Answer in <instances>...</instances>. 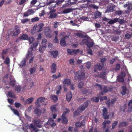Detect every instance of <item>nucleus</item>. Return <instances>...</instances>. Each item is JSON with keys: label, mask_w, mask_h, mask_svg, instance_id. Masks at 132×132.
<instances>
[{"label": "nucleus", "mask_w": 132, "mask_h": 132, "mask_svg": "<svg viewBox=\"0 0 132 132\" xmlns=\"http://www.w3.org/2000/svg\"><path fill=\"white\" fill-rule=\"evenodd\" d=\"M81 44H85L89 47H92L93 45V43L90 38L87 36H85L82 39Z\"/></svg>", "instance_id": "f257e3e1"}, {"label": "nucleus", "mask_w": 132, "mask_h": 132, "mask_svg": "<svg viewBox=\"0 0 132 132\" xmlns=\"http://www.w3.org/2000/svg\"><path fill=\"white\" fill-rule=\"evenodd\" d=\"M27 1V0H18L16 3L18 4L21 5L25 3Z\"/></svg>", "instance_id": "b1692460"}, {"label": "nucleus", "mask_w": 132, "mask_h": 132, "mask_svg": "<svg viewBox=\"0 0 132 132\" xmlns=\"http://www.w3.org/2000/svg\"><path fill=\"white\" fill-rule=\"evenodd\" d=\"M34 39L33 37H29V44H31L32 42H34Z\"/></svg>", "instance_id": "3c124183"}, {"label": "nucleus", "mask_w": 132, "mask_h": 132, "mask_svg": "<svg viewBox=\"0 0 132 132\" xmlns=\"http://www.w3.org/2000/svg\"><path fill=\"white\" fill-rule=\"evenodd\" d=\"M51 30L50 29L49 27H47L46 28L45 30V34L47 37H50L51 36L50 34Z\"/></svg>", "instance_id": "2eb2a0df"}, {"label": "nucleus", "mask_w": 132, "mask_h": 132, "mask_svg": "<svg viewBox=\"0 0 132 132\" xmlns=\"http://www.w3.org/2000/svg\"><path fill=\"white\" fill-rule=\"evenodd\" d=\"M39 20L38 17H36L34 18H32L31 19V21L32 22H35L38 21Z\"/></svg>", "instance_id": "4d7b16f0"}, {"label": "nucleus", "mask_w": 132, "mask_h": 132, "mask_svg": "<svg viewBox=\"0 0 132 132\" xmlns=\"http://www.w3.org/2000/svg\"><path fill=\"white\" fill-rule=\"evenodd\" d=\"M79 50H73L70 49H68L67 52L70 55H73L76 54L79 52Z\"/></svg>", "instance_id": "4468645a"}, {"label": "nucleus", "mask_w": 132, "mask_h": 132, "mask_svg": "<svg viewBox=\"0 0 132 132\" xmlns=\"http://www.w3.org/2000/svg\"><path fill=\"white\" fill-rule=\"evenodd\" d=\"M122 90L121 92V93L122 95H125L126 93L127 90L126 87L124 86H123L122 87Z\"/></svg>", "instance_id": "f704fd0d"}, {"label": "nucleus", "mask_w": 132, "mask_h": 132, "mask_svg": "<svg viewBox=\"0 0 132 132\" xmlns=\"http://www.w3.org/2000/svg\"><path fill=\"white\" fill-rule=\"evenodd\" d=\"M125 76V73L123 71H122L121 75H119L117 77V79L120 82H123L124 80V77Z\"/></svg>", "instance_id": "f8f14e48"}, {"label": "nucleus", "mask_w": 132, "mask_h": 132, "mask_svg": "<svg viewBox=\"0 0 132 132\" xmlns=\"http://www.w3.org/2000/svg\"><path fill=\"white\" fill-rule=\"evenodd\" d=\"M91 63L90 62H88L86 63V67L88 69H89L90 68Z\"/></svg>", "instance_id": "69168bd1"}, {"label": "nucleus", "mask_w": 132, "mask_h": 132, "mask_svg": "<svg viewBox=\"0 0 132 132\" xmlns=\"http://www.w3.org/2000/svg\"><path fill=\"white\" fill-rule=\"evenodd\" d=\"M8 95L10 97H11L15 98V97L14 93L11 91L9 92Z\"/></svg>", "instance_id": "c03bdc74"}, {"label": "nucleus", "mask_w": 132, "mask_h": 132, "mask_svg": "<svg viewBox=\"0 0 132 132\" xmlns=\"http://www.w3.org/2000/svg\"><path fill=\"white\" fill-rule=\"evenodd\" d=\"M108 88L109 89L106 87L104 86V87L103 92L105 93L107 92L111 91L112 89L111 88Z\"/></svg>", "instance_id": "c85d7f7f"}, {"label": "nucleus", "mask_w": 132, "mask_h": 132, "mask_svg": "<svg viewBox=\"0 0 132 132\" xmlns=\"http://www.w3.org/2000/svg\"><path fill=\"white\" fill-rule=\"evenodd\" d=\"M70 63L72 65H74L75 63V61L73 59H71L69 60Z\"/></svg>", "instance_id": "864d4df0"}, {"label": "nucleus", "mask_w": 132, "mask_h": 132, "mask_svg": "<svg viewBox=\"0 0 132 132\" xmlns=\"http://www.w3.org/2000/svg\"><path fill=\"white\" fill-rule=\"evenodd\" d=\"M106 73L104 72L101 73L100 75V77L102 79H105L106 78Z\"/></svg>", "instance_id": "473e14b6"}, {"label": "nucleus", "mask_w": 132, "mask_h": 132, "mask_svg": "<svg viewBox=\"0 0 132 132\" xmlns=\"http://www.w3.org/2000/svg\"><path fill=\"white\" fill-rule=\"evenodd\" d=\"M35 12V9H29L23 14V16L25 17H27L29 15L33 14Z\"/></svg>", "instance_id": "9d476101"}, {"label": "nucleus", "mask_w": 132, "mask_h": 132, "mask_svg": "<svg viewBox=\"0 0 132 132\" xmlns=\"http://www.w3.org/2000/svg\"><path fill=\"white\" fill-rule=\"evenodd\" d=\"M51 98L55 102H56L58 99L57 96L55 95H52L51 96Z\"/></svg>", "instance_id": "49530a36"}, {"label": "nucleus", "mask_w": 132, "mask_h": 132, "mask_svg": "<svg viewBox=\"0 0 132 132\" xmlns=\"http://www.w3.org/2000/svg\"><path fill=\"white\" fill-rule=\"evenodd\" d=\"M34 113L38 115H39L41 114V111L39 109L36 108L34 111Z\"/></svg>", "instance_id": "c756f323"}, {"label": "nucleus", "mask_w": 132, "mask_h": 132, "mask_svg": "<svg viewBox=\"0 0 132 132\" xmlns=\"http://www.w3.org/2000/svg\"><path fill=\"white\" fill-rule=\"evenodd\" d=\"M24 76L26 79H25V82H28L29 83H30V82L29 81L30 80V78H29L28 79H27L28 76L25 73L24 74Z\"/></svg>", "instance_id": "a18cd8bd"}, {"label": "nucleus", "mask_w": 132, "mask_h": 132, "mask_svg": "<svg viewBox=\"0 0 132 132\" xmlns=\"http://www.w3.org/2000/svg\"><path fill=\"white\" fill-rule=\"evenodd\" d=\"M34 52H29L28 51V53L27 55V57L28 59L29 60V63H32L33 60L34 56L33 54Z\"/></svg>", "instance_id": "6e6552de"}, {"label": "nucleus", "mask_w": 132, "mask_h": 132, "mask_svg": "<svg viewBox=\"0 0 132 132\" xmlns=\"http://www.w3.org/2000/svg\"><path fill=\"white\" fill-rule=\"evenodd\" d=\"M36 70V68L35 67L31 68L29 70V71L31 74L33 73Z\"/></svg>", "instance_id": "a19ab883"}, {"label": "nucleus", "mask_w": 132, "mask_h": 132, "mask_svg": "<svg viewBox=\"0 0 132 132\" xmlns=\"http://www.w3.org/2000/svg\"><path fill=\"white\" fill-rule=\"evenodd\" d=\"M45 100L44 97H40L38 98L37 101L36 103H39L44 101Z\"/></svg>", "instance_id": "bb28decb"}, {"label": "nucleus", "mask_w": 132, "mask_h": 132, "mask_svg": "<svg viewBox=\"0 0 132 132\" xmlns=\"http://www.w3.org/2000/svg\"><path fill=\"white\" fill-rule=\"evenodd\" d=\"M15 82V80L13 78H12L10 79V84L12 85H14Z\"/></svg>", "instance_id": "de8ad7c7"}, {"label": "nucleus", "mask_w": 132, "mask_h": 132, "mask_svg": "<svg viewBox=\"0 0 132 132\" xmlns=\"http://www.w3.org/2000/svg\"><path fill=\"white\" fill-rule=\"evenodd\" d=\"M39 43V42L38 41L33 43L31 46V48L28 49V51L29 52H35L36 50V47Z\"/></svg>", "instance_id": "39448f33"}, {"label": "nucleus", "mask_w": 132, "mask_h": 132, "mask_svg": "<svg viewBox=\"0 0 132 132\" xmlns=\"http://www.w3.org/2000/svg\"><path fill=\"white\" fill-rule=\"evenodd\" d=\"M127 125V122H122L119 123V126L120 127H125Z\"/></svg>", "instance_id": "ea45409f"}, {"label": "nucleus", "mask_w": 132, "mask_h": 132, "mask_svg": "<svg viewBox=\"0 0 132 132\" xmlns=\"http://www.w3.org/2000/svg\"><path fill=\"white\" fill-rule=\"evenodd\" d=\"M88 101H87L84 103L81 106L80 108L75 111L74 113V114L75 116L78 115L79 113L85 109L86 108H87L88 105Z\"/></svg>", "instance_id": "f03ea898"}, {"label": "nucleus", "mask_w": 132, "mask_h": 132, "mask_svg": "<svg viewBox=\"0 0 132 132\" xmlns=\"http://www.w3.org/2000/svg\"><path fill=\"white\" fill-rule=\"evenodd\" d=\"M71 81L69 79H66L63 82V84L64 85H68L70 84Z\"/></svg>", "instance_id": "5701e85b"}, {"label": "nucleus", "mask_w": 132, "mask_h": 132, "mask_svg": "<svg viewBox=\"0 0 132 132\" xmlns=\"http://www.w3.org/2000/svg\"><path fill=\"white\" fill-rule=\"evenodd\" d=\"M118 19H115L113 20H110L109 19L107 20V21L110 24H112L118 21Z\"/></svg>", "instance_id": "393cba45"}, {"label": "nucleus", "mask_w": 132, "mask_h": 132, "mask_svg": "<svg viewBox=\"0 0 132 132\" xmlns=\"http://www.w3.org/2000/svg\"><path fill=\"white\" fill-rule=\"evenodd\" d=\"M103 115L104 118L105 119H107L109 118L112 117L113 115V113H111V115L110 114L108 115H107V111L106 109L104 108L103 110Z\"/></svg>", "instance_id": "423d86ee"}, {"label": "nucleus", "mask_w": 132, "mask_h": 132, "mask_svg": "<svg viewBox=\"0 0 132 132\" xmlns=\"http://www.w3.org/2000/svg\"><path fill=\"white\" fill-rule=\"evenodd\" d=\"M20 30L19 29H15V32L13 33V35L14 36H16L20 33Z\"/></svg>", "instance_id": "79ce46f5"}, {"label": "nucleus", "mask_w": 132, "mask_h": 132, "mask_svg": "<svg viewBox=\"0 0 132 132\" xmlns=\"http://www.w3.org/2000/svg\"><path fill=\"white\" fill-rule=\"evenodd\" d=\"M87 53L90 55H92L93 54L92 50L90 49H88L87 50Z\"/></svg>", "instance_id": "052dcab7"}, {"label": "nucleus", "mask_w": 132, "mask_h": 132, "mask_svg": "<svg viewBox=\"0 0 132 132\" xmlns=\"http://www.w3.org/2000/svg\"><path fill=\"white\" fill-rule=\"evenodd\" d=\"M91 100L93 101L98 102L99 101V98L97 97H94L92 98Z\"/></svg>", "instance_id": "5fc2aeb1"}, {"label": "nucleus", "mask_w": 132, "mask_h": 132, "mask_svg": "<svg viewBox=\"0 0 132 132\" xmlns=\"http://www.w3.org/2000/svg\"><path fill=\"white\" fill-rule=\"evenodd\" d=\"M50 53L54 57H56L57 55L58 52L57 51H50Z\"/></svg>", "instance_id": "7c9ffc66"}, {"label": "nucleus", "mask_w": 132, "mask_h": 132, "mask_svg": "<svg viewBox=\"0 0 132 132\" xmlns=\"http://www.w3.org/2000/svg\"><path fill=\"white\" fill-rule=\"evenodd\" d=\"M118 22L121 24H123L125 22V21L123 19H121L119 20L118 19Z\"/></svg>", "instance_id": "13d9d810"}, {"label": "nucleus", "mask_w": 132, "mask_h": 132, "mask_svg": "<svg viewBox=\"0 0 132 132\" xmlns=\"http://www.w3.org/2000/svg\"><path fill=\"white\" fill-rule=\"evenodd\" d=\"M52 122L51 123H50V124H51V125L53 127H54L56 125L55 123L54 122V120L52 119L51 118L47 122L48 123H49L50 122Z\"/></svg>", "instance_id": "a878e982"}, {"label": "nucleus", "mask_w": 132, "mask_h": 132, "mask_svg": "<svg viewBox=\"0 0 132 132\" xmlns=\"http://www.w3.org/2000/svg\"><path fill=\"white\" fill-rule=\"evenodd\" d=\"M111 122V121L109 120H105V121L103 123V127L105 128L106 126V124H108L110 123Z\"/></svg>", "instance_id": "58836bf2"}, {"label": "nucleus", "mask_w": 132, "mask_h": 132, "mask_svg": "<svg viewBox=\"0 0 132 132\" xmlns=\"http://www.w3.org/2000/svg\"><path fill=\"white\" fill-rule=\"evenodd\" d=\"M7 53V51L6 50H4L3 51V52L2 53V58L3 59H4V54H6Z\"/></svg>", "instance_id": "bf43d9fd"}, {"label": "nucleus", "mask_w": 132, "mask_h": 132, "mask_svg": "<svg viewBox=\"0 0 132 132\" xmlns=\"http://www.w3.org/2000/svg\"><path fill=\"white\" fill-rule=\"evenodd\" d=\"M21 89V87L20 86L18 85L15 86V90L18 93H19L20 92Z\"/></svg>", "instance_id": "37998d69"}, {"label": "nucleus", "mask_w": 132, "mask_h": 132, "mask_svg": "<svg viewBox=\"0 0 132 132\" xmlns=\"http://www.w3.org/2000/svg\"><path fill=\"white\" fill-rule=\"evenodd\" d=\"M73 10V9L71 8L66 9L62 12V13L63 14H67Z\"/></svg>", "instance_id": "a211bd4d"}, {"label": "nucleus", "mask_w": 132, "mask_h": 132, "mask_svg": "<svg viewBox=\"0 0 132 132\" xmlns=\"http://www.w3.org/2000/svg\"><path fill=\"white\" fill-rule=\"evenodd\" d=\"M11 110L12 111H13V112L14 113V114H15V115H16L18 116H19V113L17 110H15L13 108H12L11 107Z\"/></svg>", "instance_id": "c9c22d12"}, {"label": "nucleus", "mask_w": 132, "mask_h": 132, "mask_svg": "<svg viewBox=\"0 0 132 132\" xmlns=\"http://www.w3.org/2000/svg\"><path fill=\"white\" fill-rule=\"evenodd\" d=\"M101 13L97 11L96 12L95 14V18H97L101 16Z\"/></svg>", "instance_id": "09e8293b"}, {"label": "nucleus", "mask_w": 132, "mask_h": 132, "mask_svg": "<svg viewBox=\"0 0 132 132\" xmlns=\"http://www.w3.org/2000/svg\"><path fill=\"white\" fill-rule=\"evenodd\" d=\"M65 39V37H64L61 39L60 41V44L61 46H64L66 45Z\"/></svg>", "instance_id": "cd10ccee"}, {"label": "nucleus", "mask_w": 132, "mask_h": 132, "mask_svg": "<svg viewBox=\"0 0 132 132\" xmlns=\"http://www.w3.org/2000/svg\"><path fill=\"white\" fill-rule=\"evenodd\" d=\"M29 128H32L34 131L35 132H37L39 131V129L34 127L32 124H30L29 127Z\"/></svg>", "instance_id": "72a5a7b5"}, {"label": "nucleus", "mask_w": 132, "mask_h": 132, "mask_svg": "<svg viewBox=\"0 0 132 132\" xmlns=\"http://www.w3.org/2000/svg\"><path fill=\"white\" fill-rule=\"evenodd\" d=\"M72 97V95L70 92H69L67 94L66 96V98L67 101L69 102L71 100Z\"/></svg>", "instance_id": "412c9836"}, {"label": "nucleus", "mask_w": 132, "mask_h": 132, "mask_svg": "<svg viewBox=\"0 0 132 132\" xmlns=\"http://www.w3.org/2000/svg\"><path fill=\"white\" fill-rule=\"evenodd\" d=\"M51 110L52 112H55L56 111L55 106L53 105L52 106L51 108Z\"/></svg>", "instance_id": "8fccbe9b"}, {"label": "nucleus", "mask_w": 132, "mask_h": 132, "mask_svg": "<svg viewBox=\"0 0 132 132\" xmlns=\"http://www.w3.org/2000/svg\"><path fill=\"white\" fill-rule=\"evenodd\" d=\"M132 4L131 3H129L128 2H127L126 4L124 6V7L125 8L127 7V9L128 10H130Z\"/></svg>", "instance_id": "aec40b11"}, {"label": "nucleus", "mask_w": 132, "mask_h": 132, "mask_svg": "<svg viewBox=\"0 0 132 132\" xmlns=\"http://www.w3.org/2000/svg\"><path fill=\"white\" fill-rule=\"evenodd\" d=\"M55 11L54 10H51L50 11V17L51 18H55L57 16L56 14L53 13L52 12H55Z\"/></svg>", "instance_id": "6ab92c4d"}, {"label": "nucleus", "mask_w": 132, "mask_h": 132, "mask_svg": "<svg viewBox=\"0 0 132 132\" xmlns=\"http://www.w3.org/2000/svg\"><path fill=\"white\" fill-rule=\"evenodd\" d=\"M85 120L84 119L82 121L81 123L79 122H77L75 124L77 127H80L81 126H84L85 125Z\"/></svg>", "instance_id": "f3484780"}, {"label": "nucleus", "mask_w": 132, "mask_h": 132, "mask_svg": "<svg viewBox=\"0 0 132 132\" xmlns=\"http://www.w3.org/2000/svg\"><path fill=\"white\" fill-rule=\"evenodd\" d=\"M34 123V125L40 128L42 127V125H38V124L40 123L41 122L40 120L39 119H35L33 120Z\"/></svg>", "instance_id": "dca6fc26"}, {"label": "nucleus", "mask_w": 132, "mask_h": 132, "mask_svg": "<svg viewBox=\"0 0 132 132\" xmlns=\"http://www.w3.org/2000/svg\"><path fill=\"white\" fill-rule=\"evenodd\" d=\"M26 60L25 59H23L21 61L20 64H19L20 67H22L25 65Z\"/></svg>", "instance_id": "2f4dec72"}, {"label": "nucleus", "mask_w": 132, "mask_h": 132, "mask_svg": "<svg viewBox=\"0 0 132 132\" xmlns=\"http://www.w3.org/2000/svg\"><path fill=\"white\" fill-rule=\"evenodd\" d=\"M29 21V20L28 19H22L21 20V22L22 23L24 24L28 22Z\"/></svg>", "instance_id": "603ef678"}, {"label": "nucleus", "mask_w": 132, "mask_h": 132, "mask_svg": "<svg viewBox=\"0 0 132 132\" xmlns=\"http://www.w3.org/2000/svg\"><path fill=\"white\" fill-rule=\"evenodd\" d=\"M56 70V65L55 63H53L51 67V72L52 73H54L55 72Z\"/></svg>", "instance_id": "4be33fe9"}, {"label": "nucleus", "mask_w": 132, "mask_h": 132, "mask_svg": "<svg viewBox=\"0 0 132 132\" xmlns=\"http://www.w3.org/2000/svg\"><path fill=\"white\" fill-rule=\"evenodd\" d=\"M96 86L97 88L98 89H102V87L101 86L99 85L98 84H96Z\"/></svg>", "instance_id": "338daca9"}, {"label": "nucleus", "mask_w": 132, "mask_h": 132, "mask_svg": "<svg viewBox=\"0 0 132 132\" xmlns=\"http://www.w3.org/2000/svg\"><path fill=\"white\" fill-rule=\"evenodd\" d=\"M54 2V1L53 0H47V4L48 5L51 3H53Z\"/></svg>", "instance_id": "774afa93"}, {"label": "nucleus", "mask_w": 132, "mask_h": 132, "mask_svg": "<svg viewBox=\"0 0 132 132\" xmlns=\"http://www.w3.org/2000/svg\"><path fill=\"white\" fill-rule=\"evenodd\" d=\"M69 110L67 109H66L65 111H64L62 116V123H66L68 122V120L65 117V115L66 113H68Z\"/></svg>", "instance_id": "0eeeda50"}, {"label": "nucleus", "mask_w": 132, "mask_h": 132, "mask_svg": "<svg viewBox=\"0 0 132 132\" xmlns=\"http://www.w3.org/2000/svg\"><path fill=\"white\" fill-rule=\"evenodd\" d=\"M131 35H132V34L131 35L127 34L125 35V38L127 39L129 38Z\"/></svg>", "instance_id": "680f3d73"}, {"label": "nucleus", "mask_w": 132, "mask_h": 132, "mask_svg": "<svg viewBox=\"0 0 132 132\" xmlns=\"http://www.w3.org/2000/svg\"><path fill=\"white\" fill-rule=\"evenodd\" d=\"M84 72L80 71L76 73L75 77L76 79H81L84 77Z\"/></svg>", "instance_id": "1a4fd4ad"}, {"label": "nucleus", "mask_w": 132, "mask_h": 132, "mask_svg": "<svg viewBox=\"0 0 132 132\" xmlns=\"http://www.w3.org/2000/svg\"><path fill=\"white\" fill-rule=\"evenodd\" d=\"M103 65H104L102 63L97 64L95 65L94 69V72H95L96 71V69H97L99 70H101Z\"/></svg>", "instance_id": "ddd939ff"}, {"label": "nucleus", "mask_w": 132, "mask_h": 132, "mask_svg": "<svg viewBox=\"0 0 132 132\" xmlns=\"http://www.w3.org/2000/svg\"><path fill=\"white\" fill-rule=\"evenodd\" d=\"M34 98L33 97H31L30 98H28L26 101V103L27 104H29L31 103L33 101Z\"/></svg>", "instance_id": "e433bc0d"}, {"label": "nucleus", "mask_w": 132, "mask_h": 132, "mask_svg": "<svg viewBox=\"0 0 132 132\" xmlns=\"http://www.w3.org/2000/svg\"><path fill=\"white\" fill-rule=\"evenodd\" d=\"M47 41V40L45 39H44L43 40L39 48V51L40 53H43L44 51L46 48Z\"/></svg>", "instance_id": "20e7f679"}, {"label": "nucleus", "mask_w": 132, "mask_h": 132, "mask_svg": "<svg viewBox=\"0 0 132 132\" xmlns=\"http://www.w3.org/2000/svg\"><path fill=\"white\" fill-rule=\"evenodd\" d=\"M5 63L7 64H8L10 62V59L8 57H7L5 59L4 61Z\"/></svg>", "instance_id": "e2e57ef3"}, {"label": "nucleus", "mask_w": 132, "mask_h": 132, "mask_svg": "<svg viewBox=\"0 0 132 132\" xmlns=\"http://www.w3.org/2000/svg\"><path fill=\"white\" fill-rule=\"evenodd\" d=\"M20 39L23 40H27L28 39V36L25 34H23L20 37Z\"/></svg>", "instance_id": "4c0bfd02"}, {"label": "nucleus", "mask_w": 132, "mask_h": 132, "mask_svg": "<svg viewBox=\"0 0 132 132\" xmlns=\"http://www.w3.org/2000/svg\"><path fill=\"white\" fill-rule=\"evenodd\" d=\"M115 7V6L112 4H110L107 7L105 12L108 13L113 12Z\"/></svg>", "instance_id": "9b49d317"}, {"label": "nucleus", "mask_w": 132, "mask_h": 132, "mask_svg": "<svg viewBox=\"0 0 132 132\" xmlns=\"http://www.w3.org/2000/svg\"><path fill=\"white\" fill-rule=\"evenodd\" d=\"M44 26L43 23H40L33 27V30H36L37 32H39L43 30Z\"/></svg>", "instance_id": "7ed1b4c3"}, {"label": "nucleus", "mask_w": 132, "mask_h": 132, "mask_svg": "<svg viewBox=\"0 0 132 132\" xmlns=\"http://www.w3.org/2000/svg\"><path fill=\"white\" fill-rule=\"evenodd\" d=\"M120 112H124L125 111V106H121L120 108Z\"/></svg>", "instance_id": "0e129e2a"}, {"label": "nucleus", "mask_w": 132, "mask_h": 132, "mask_svg": "<svg viewBox=\"0 0 132 132\" xmlns=\"http://www.w3.org/2000/svg\"><path fill=\"white\" fill-rule=\"evenodd\" d=\"M118 123V121H115L112 124V129H114L115 127L117 125Z\"/></svg>", "instance_id": "6e6d98bb"}]
</instances>
